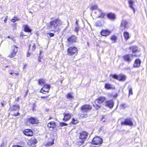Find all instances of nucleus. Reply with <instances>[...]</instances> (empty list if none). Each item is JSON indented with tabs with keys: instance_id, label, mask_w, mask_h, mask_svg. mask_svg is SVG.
Listing matches in <instances>:
<instances>
[{
	"instance_id": "obj_7",
	"label": "nucleus",
	"mask_w": 147,
	"mask_h": 147,
	"mask_svg": "<svg viewBox=\"0 0 147 147\" xmlns=\"http://www.w3.org/2000/svg\"><path fill=\"white\" fill-rule=\"evenodd\" d=\"M121 124L122 125L132 126L133 125L132 119L128 118L125 119L124 121L121 122Z\"/></svg>"
},
{
	"instance_id": "obj_62",
	"label": "nucleus",
	"mask_w": 147,
	"mask_h": 147,
	"mask_svg": "<svg viewBox=\"0 0 147 147\" xmlns=\"http://www.w3.org/2000/svg\"><path fill=\"white\" fill-rule=\"evenodd\" d=\"M15 74H16V75L17 76L18 74V73H16Z\"/></svg>"
},
{
	"instance_id": "obj_4",
	"label": "nucleus",
	"mask_w": 147,
	"mask_h": 147,
	"mask_svg": "<svg viewBox=\"0 0 147 147\" xmlns=\"http://www.w3.org/2000/svg\"><path fill=\"white\" fill-rule=\"evenodd\" d=\"M105 99L106 98L104 96L99 97L96 99L93 103V106L97 109L100 108L101 107L100 104L104 102Z\"/></svg>"
},
{
	"instance_id": "obj_23",
	"label": "nucleus",
	"mask_w": 147,
	"mask_h": 147,
	"mask_svg": "<svg viewBox=\"0 0 147 147\" xmlns=\"http://www.w3.org/2000/svg\"><path fill=\"white\" fill-rule=\"evenodd\" d=\"M105 88L107 89H115V87L112 85L107 83L105 84Z\"/></svg>"
},
{
	"instance_id": "obj_59",
	"label": "nucleus",
	"mask_w": 147,
	"mask_h": 147,
	"mask_svg": "<svg viewBox=\"0 0 147 147\" xmlns=\"http://www.w3.org/2000/svg\"><path fill=\"white\" fill-rule=\"evenodd\" d=\"M45 90V92H48L49 91H47V89H44Z\"/></svg>"
},
{
	"instance_id": "obj_61",
	"label": "nucleus",
	"mask_w": 147,
	"mask_h": 147,
	"mask_svg": "<svg viewBox=\"0 0 147 147\" xmlns=\"http://www.w3.org/2000/svg\"><path fill=\"white\" fill-rule=\"evenodd\" d=\"M7 67H8V66H5V68H7Z\"/></svg>"
},
{
	"instance_id": "obj_17",
	"label": "nucleus",
	"mask_w": 147,
	"mask_h": 147,
	"mask_svg": "<svg viewBox=\"0 0 147 147\" xmlns=\"http://www.w3.org/2000/svg\"><path fill=\"white\" fill-rule=\"evenodd\" d=\"M141 61L139 59H136L135 61L134 67H139L140 66Z\"/></svg>"
},
{
	"instance_id": "obj_42",
	"label": "nucleus",
	"mask_w": 147,
	"mask_h": 147,
	"mask_svg": "<svg viewBox=\"0 0 147 147\" xmlns=\"http://www.w3.org/2000/svg\"><path fill=\"white\" fill-rule=\"evenodd\" d=\"M47 34L50 36V37L53 36L55 35L54 33L51 32H48L47 33Z\"/></svg>"
},
{
	"instance_id": "obj_39",
	"label": "nucleus",
	"mask_w": 147,
	"mask_h": 147,
	"mask_svg": "<svg viewBox=\"0 0 147 147\" xmlns=\"http://www.w3.org/2000/svg\"><path fill=\"white\" fill-rule=\"evenodd\" d=\"M97 8L98 7L96 5L92 6L91 7V9L92 10H93L94 9H96V10L97 9Z\"/></svg>"
},
{
	"instance_id": "obj_3",
	"label": "nucleus",
	"mask_w": 147,
	"mask_h": 147,
	"mask_svg": "<svg viewBox=\"0 0 147 147\" xmlns=\"http://www.w3.org/2000/svg\"><path fill=\"white\" fill-rule=\"evenodd\" d=\"M88 135V133L85 131H83L80 133L79 138L76 140L77 144L80 145H82L87 138Z\"/></svg>"
},
{
	"instance_id": "obj_53",
	"label": "nucleus",
	"mask_w": 147,
	"mask_h": 147,
	"mask_svg": "<svg viewBox=\"0 0 147 147\" xmlns=\"http://www.w3.org/2000/svg\"><path fill=\"white\" fill-rule=\"evenodd\" d=\"M78 21H77V20H76V25L77 26H78Z\"/></svg>"
},
{
	"instance_id": "obj_29",
	"label": "nucleus",
	"mask_w": 147,
	"mask_h": 147,
	"mask_svg": "<svg viewBox=\"0 0 147 147\" xmlns=\"http://www.w3.org/2000/svg\"><path fill=\"white\" fill-rule=\"evenodd\" d=\"M101 11L99 9H97L96 10L95 13L96 14V16L97 18H98L99 16L100 15V14L101 13Z\"/></svg>"
},
{
	"instance_id": "obj_2",
	"label": "nucleus",
	"mask_w": 147,
	"mask_h": 147,
	"mask_svg": "<svg viewBox=\"0 0 147 147\" xmlns=\"http://www.w3.org/2000/svg\"><path fill=\"white\" fill-rule=\"evenodd\" d=\"M92 106L89 104L83 105L81 107V111L79 114V115L81 118H86L87 117V112L91 110Z\"/></svg>"
},
{
	"instance_id": "obj_21",
	"label": "nucleus",
	"mask_w": 147,
	"mask_h": 147,
	"mask_svg": "<svg viewBox=\"0 0 147 147\" xmlns=\"http://www.w3.org/2000/svg\"><path fill=\"white\" fill-rule=\"evenodd\" d=\"M23 27H24V31L25 32H31L32 30L28 25H24Z\"/></svg>"
},
{
	"instance_id": "obj_28",
	"label": "nucleus",
	"mask_w": 147,
	"mask_h": 147,
	"mask_svg": "<svg viewBox=\"0 0 147 147\" xmlns=\"http://www.w3.org/2000/svg\"><path fill=\"white\" fill-rule=\"evenodd\" d=\"M123 36L125 39L126 40H127L129 38V33L127 32H124Z\"/></svg>"
},
{
	"instance_id": "obj_47",
	"label": "nucleus",
	"mask_w": 147,
	"mask_h": 147,
	"mask_svg": "<svg viewBox=\"0 0 147 147\" xmlns=\"http://www.w3.org/2000/svg\"><path fill=\"white\" fill-rule=\"evenodd\" d=\"M66 125L67 124L66 123H63L61 124V126H63Z\"/></svg>"
},
{
	"instance_id": "obj_51",
	"label": "nucleus",
	"mask_w": 147,
	"mask_h": 147,
	"mask_svg": "<svg viewBox=\"0 0 147 147\" xmlns=\"http://www.w3.org/2000/svg\"><path fill=\"white\" fill-rule=\"evenodd\" d=\"M30 55V54L29 52H28L27 53V57H29Z\"/></svg>"
},
{
	"instance_id": "obj_44",
	"label": "nucleus",
	"mask_w": 147,
	"mask_h": 147,
	"mask_svg": "<svg viewBox=\"0 0 147 147\" xmlns=\"http://www.w3.org/2000/svg\"><path fill=\"white\" fill-rule=\"evenodd\" d=\"M36 49L35 45L34 44L32 46V50L33 51H35Z\"/></svg>"
},
{
	"instance_id": "obj_64",
	"label": "nucleus",
	"mask_w": 147,
	"mask_h": 147,
	"mask_svg": "<svg viewBox=\"0 0 147 147\" xmlns=\"http://www.w3.org/2000/svg\"><path fill=\"white\" fill-rule=\"evenodd\" d=\"M51 119V117H50V118H49V119Z\"/></svg>"
},
{
	"instance_id": "obj_22",
	"label": "nucleus",
	"mask_w": 147,
	"mask_h": 147,
	"mask_svg": "<svg viewBox=\"0 0 147 147\" xmlns=\"http://www.w3.org/2000/svg\"><path fill=\"white\" fill-rule=\"evenodd\" d=\"M56 126V123L55 122L53 121L50 122L48 124V126L49 128H53L55 127Z\"/></svg>"
},
{
	"instance_id": "obj_27",
	"label": "nucleus",
	"mask_w": 147,
	"mask_h": 147,
	"mask_svg": "<svg viewBox=\"0 0 147 147\" xmlns=\"http://www.w3.org/2000/svg\"><path fill=\"white\" fill-rule=\"evenodd\" d=\"M45 80L44 79H40L38 80V84L40 85L44 84L45 83Z\"/></svg>"
},
{
	"instance_id": "obj_48",
	"label": "nucleus",
	"mask_w": 147,
	"mask_h": 147,
	"mask_svg": "<svg viewBox=\"0 0 147 147\" xmlns=\"http://www.w3.org/2000/svg\"><path fill=\"white\" fill-rule=\"evenodd\" d=\"M49 96H42L41 97L42 98H46L47 97H48Z\"/></svg>"
},
{
	"instance_id": "obj_50",
	"label": "nucleus",
	"mask_w": 147,
	"mask_h": 147,
	"mask_svg": "<svg viewBox=\"0 0 147 147\" xmlns=\"http://www.w3.org/2000/svg\"><path fill=\"white\" fill-rule=\"evenodd\" d=\"M20 114L18 112L17 114H15L14 115L15 116H17L19 115Z\"/></svg>"
},
{
	"instance_id": "obj_40",
	"label": "nucleus",
	"mask_w": 147,
	"mask_h": 147,
	"mask_svg": "<svg viewBox=\"0 0 147 147\" xmlns=\"http://www.w3.org/2000/svg\"><path fill=\"white\" fill-rule=\"evenodd\" d=\"M71 123L72 124H76L78 123V121L74 119L73 118L72 119Z\"/></svg>"
},
{
	"instance_id": "obj_57",
	"label": "nucleus",
	"mask_w": 147,
	"mask_h": 147,
	"mask_svg": "<svg viewBox=\"0 0 147 147\" xmlns=\"http://www.w3.org/2000/svg\"><path fill=\"white\" fill-rule=\"evenodd\" d=\"M42 51H40L39 55H41V54H42Z\"/></svg>"
},
{
	"instance_id": "obj_30",
	"label": "nucleus",
	"mask_w": 147,
	"mask_h": 147,
	"mask_svg": "<svg viewBox=\"0 0 147 147\" xmlns=\"http://www.w3.org/2000/svg\"><path fill=\"white\" fill-rule=\"evenodd\" d=\"M44 89H47V91H49L50 88V86L49 85H45L43 87Z\"/></svg>"
},
{
	"instance_id": "obj_63",
	"label": "nucleus",
	"mask_w": 147,
	"mask_h": 147,
	"mask_svg": "<svg viewBox=\"0 0 147 147\" xmlns=\"http://www.w3.org/2000/svg\"><path fill=\"white\" fill-rule=\"evenodd\" d=\"M30 46H31V45H29V49H30Z\"/></svg>"
},
{
	"instance_id": "obj_58",
	"label": "nucleus",
	"mask_w": 147,
	"mask_h": 147,
	"mask_svg": "<svg viewBox=\"0 0 147 147\" xmlns=\"http://www.w3.org/2000/svg\"><path fill=\"white\" fill-rule=\"evenodd\" d=\"M7 19H5L4 20V22H6L7 21Z\"/></svg>"
},
{
	"instance_id": "obj_5",
	"label": "nucleus",
	"mask_w": 147,
	"mask_h": 147,
	"mask_svg": "<svg viewBox=\"0 0 147 147\" xmlns=\"http://www.w3.org/2000/svg\"><path fill=\"white\" fill-rule=\"evenodd\" d=\"M77 53V49L75 47H70L67 49V55H76Z\"/></svg>"
},
{
	"instance_id": "obj_9",
	"label": "nucleus",
	"mask_w": 147,
	"mask_h": 147,
	"mask_svg": "<svg viewBox=\"0 0 147 147\" xmlns=\"http://www.w3.org/2000/svg\"><path fill=\"white\" fill-rule=\"evenodd\" d=\"M77 37L75 35H72L67 39L68 43L69 44H72L73 42H76Z\"/></svg>"
},
{
	"instance_id": "obj_25",
	"label": "nucleus",
	"mask_w": 147,
	"mask_h": 147,
	"mask_svg": "<svg viewBox=\"0 0 147 147\" xmlns=\"http://www.w3.org/2000/svg\"><path fill=\"white\" fill-rule=\"evenodd\" d=\"M126 78L125 75L121 74L119 75L118 80L121 81H124Z\"/></svg>"
},
{
	"instance_id": "obj_11",
	"label": "nucleus",
	"mask_w": 147,
	"mask_h": 147,
	"mask_svg": "<svg viewBox=\"0 0 147 147\" xmlns=\"http://www.w3.org/2000/svg\"><path fill=\"white\" fill-rule=\"evenodd\" d=\"M114 105V102L113 100H107L105 103V105L109 108L112 109Z\"/></svg>"
},
{
	"instance_id": "obj_37",
	"label": "nucleus",
	"mask_w": 147,
	"mask_h": 147,
	"mask_svg": "<svg viewBox=\"0 0 147 147\" xmlns=\"http://www.w3.org/2000/svg\"><path fill=\"white\" fill-rule=\"evenodd\" d=\"M80 27L79 26L75 27V31L76 32H78L79 30Z\"/></svg>"
},
{
	"instance_id": "obj_19",
	"label": "nucleus",
	"mask_w": 147,
	"mask_h": 147,
	"mask_svg": "<svg viewBox=\"0 0 147 147\" xmlns=\"http://www.w3.org/2000/svg\"><path fill=\"white\" fill-rule=\"evenodd\" d=\"M129 49L132 50V54H134V53L137 52L139 51L138 50V48L137 46H133L130 47H129Z\"/></svg>"
},
{
	"instance_id": "obj_49",
	"label": "nucleus",
	"mask_w": 147,
	"mask_h": 147,
	"mask_svg": "<svg viewBox=\"0 0 147 147\" xmlns=\"http://www.w3.org/2000/svg\"><path fill=\"white\" fill-rule=\"evenodd\" d=\"M13 147H22V146H20L18 145H15L14 146H13Z\"/></svg>"
},
{
	"instance_id": "obj_36",
	"label": "nucleus",
	"mask_w": 147,
	"mask_h": 147,
	"mask_svg": "<svg viewBox=\"0 0 147 147\" xmlns=\"http://www.w3.org/2000/svg\"><path fill=\"white\" fill-rule=\"evenodd\" d=\"M19 20V19L17 17H14L13 19H12L11 20V21L12 22H15L16 21H18V20Z\"/></svg>"
},
{
	"instance_id": "obj_54",
	"label": "nucleus",
	"mask_w": 147,
	"mask_h": 147,
	"mask_svg": "<svg viewBox=\"0 0 147 147\" xmlns=\"http://www.w3.org/2000/svg\"><path fill=\"white\" fill-rule=\"evenodd\" d=\"M19 98L18 97L17 99H16L15 100L16 101H18L19 100Z\"/></svg>"
},
{
	"instance_id": "obj_60",
	"label": "nucleus",
	"mask_w": 147,
	"mask_h": 147,
	"mask_svg": "<svg viewBox=\"0 0 147 147\" xmlns=\"http://www.w3.org/2000/svg\"><path fill=\"white\" fill-rule=\"evenodd\" d=\"M9 74L11 75H12L13 74V73L12 72H10V73H9Z\"/></svg>"
},
{
	"instance_id": "obj_45",
	"label": "nucleus",
	"mask_w": 147,
	"mask_h": 147,
	"mask_svg": "<svg viewBox=\"0 0 147 147\" xmlns=\"http://www.w3.org/2000/svg\"><path fill=\"white\" fill-rule=\"evenodd\" d=\"M45 92V90H44V89H43V88L40 90V92L43 93V92Z\"/></svg>"
},
{
	"instance_id": "obj_56",
	"label": "nucleus",
	"mask_w": 147,
	"mask_h": 147,
	"mask_svg": "<svg viewBox=\"0 0 147 147\" xmlns=\"http://www.w3.org/2000/svg\"><path fill=\"white\" fill-rule=\"evenodd\" d=\"M1 105H2V106L3 107V106H4V103L2 102H1Z\"/></svg>"
},
{
	"instance_id": "obj_34",
	"label": "nucleus",
	"mask_w": 147,
	"mask_h": 147,
	"mask_svg": "<svg viewBox=\"0 0 147 147\" xmlns=\"http://www.w3.org/2000/svg\"><path fill=\"white\" fill-rule=\"evenodd\" d=\"M96 25L97 26H101L102 25L100 21H98L96 22Z\"/></svg>"
},
{
	"instance_id": "obj_8",
	"label": "nucleus",
	"mask_w": 147,
	"mask_h": 147,
	"mask_svg": "<svg viewBox=\"0 0 147 147\" xmlns=\"http://www.w3.org/2000/svg\"><path fill=\"white\" fill-rule=\"evenodd\" d=\"M102 142V139L99 137H94L92 140V143L95 145L101 144Z\"/></svg>"
},
{
	"instance_id": "obj_32",
	"label": "nucleus",
	"mask_w": 147,
	"mask_h": 147,
	"mask_svg": "<svg viewBox=\"0 0 147 147\" xmlns=\"http://www.w3.org/2000/svg\"><path fill=\"white\" fill-rule=\"evenodd\" d=\"M111 76L113 78L118 80L119 75H117L116 74H114V75H110V76Z\"/></svg>"
},
{
	"instance_id": "obj_43",
	"label": "nucleus",
	"mask_w": 147,
	"mask_h": 147,
	"mask_svg": "<svg viewBox=\"0 0 147 147\" xmlns=\"http://www.w3.org/2000/svg\"><path fill=\"white\" fill-rule=\"evenodd\" d=\"M47 144L49 146L53 145L54 144V142L53 141L52 142H49L47 143Z\"/></svg>"
},
{
	"instance_id": "obj_33",
	"label": "nucleus",
	"mask_w": 147,
	"mask_h": 147,
	"mask_svg": "<svg viewBox=\"0 0 147 147\" xmlns=\"http://www.w3.org/2000/svg\"><path fill=\"white\" fill-rule=\"evenodd\" d=\"M106 15L105 13H102V12H101V13L100 14V15L99 16L98 18H104L105 16Z\"/></svg>"
},
{
	"instance_id": "obj_38",
	"label": "nucleus",
	"mask_w": 147,
	"mask_h": 147,
	"mask_svg": "<svg viewBox=\"0 0 147 147\" xmlns=\"http://www.w3.org/2000/svg\"><path fill=\"white\" fill-rule=\"evenodd\" d=\"M67 98L69 99L72 98L73 97L71 93H69L67 94Z\"/></svg>"
},
{
	"instance_id": "obj_18",
	"label": "nucleus",
	"mask_w": 147,
	"mask_h": 147,
	"mask_svg": "<svg viewBox=\"0 0 147 147\" xmlns=\"http://www.w3.org/2000/svg\"><path fill=\"white\" fill-rule=\"evenodd\" d=\"M127 24L128 22L126 20H123L121 22V25L122 30L126 28Z\"/></svg>"
},
{
	"instance_id": "obj_14",
	"label": "nucleus",
	"mask_w": 147,
	"mask_h": 147,
	"mask_svg": "<svg viewBox=\"0 0 147 147\" xmlns=\"http://www.w3.org/2000/svg\"><path fill=\"white\" fill-rule=\"evenodd\" d=\"M27 121L28 123H30L32 124L37 123L38 122V121L36 119L32 117L28 119Z\"/></svg>"
},
{
	"instance_id": "obj_31",
	"label": "nucleus",
	"mask_w": 147,
	"mask_h": 147,
	"mask_svg": "<svg viewBox=\"0 0 147 147\" xmlns=\"http://www.w3.org/2000/svg\"><path fill=\"white\" fill-rule=\"evenodd\" d=\"M111 40L113 41V43H115L116 42L117 39L116 36L113 35L111 38Z\"/></svg>"
},
{
	"instance_id": "obj_13",
	"label": "nucleus",
	"mask_w": 147,
	"mask_h": 147,
	"mask_svg": "<svg viewBox=\"0 0 147 147\" xmlns=\"http://www.w3.org/2000/svg\"><path fill=\"white\" fill-rule=\"evenodd\" d=\"M107 18L112 20H114L115 19V15L112 13H109L107 14Z\"/></svg>"
},
{
	"instance_id": "obj_20",
	"label": "nucleus",
	"mask_w": 147,
	"mask_h": 147,
	"mask_svg": "<svg viewBox=\"0 0 147 147\" xmlns=\"http://www.w3.org/2000/svg\"><path fill=\"white\" fill-rule=\"evenodd\" d=\"M71 115L69 113H64L63 120L65 121H67L71 118Z\"/></svg>"
},
{
	"instance_id": "obj_55",
	"label": "nucleus",
	"mask_w": 147,
	"mask_h": 147,
	"mask_svg": "<svg viewBox=\"0 0 147 147\" xmlns=\"http://www.w3.org/2000/svg\"><path fill=\"white\" fill-rule=\"evenodd\" d=\"M24 36V35L23 34V33L22 32L20 33V36Z\"/></svg>"
},
{
	"instance_id": "obj_24",
	"label": "nucleus",
	"mask_w": 147,
	"mask_h": 147,
	"mask_svg": "<svg viewBox=\"0 0 147 147\" xmlns=\"http://www.w3.org/2000/svg\"><path fill=\"white\" fill-rule=\"evenodd\" d=\"M128 3L129 4V7L133 10L134 12L135 13V9L133 7L134 1L132 0H129L128 1Z\"/></svg>"
},
{
	"instance_id": "obj_10",
	"label": "nucleus",
	"mask_w": 147,
	"mask_h": 147,
	"mask_svg": "<svg viewBox=\"0 0 147 147\" xmlns=\"http://www.w3.org/2000/svg\"><path fill=\"white\" fill-rule=\"evenodd\" d=\"M11 48L13 51L9 55V57L10 58L16 56L18 49V47L15 45L12 46L11 47Z\"/></svg>"
},
{
	"instance_id": "obj_52",
	"label": "nucleus",
	"mask_w": 147,
	"mask_h": 147,
	"mask_svg": "<svg viewBox=\"0 0 147 147\" xmlns=\"http://www.w3.org/2000/svg\"><path fill=\"white\" fill-rule=\"evenodd\" d=\"M7 38H10L11 39H12V40L13 39V38L12 37H10V36H8Z\"/></svg>"
},
{
	"instance_id": "obj_16",
	"label": "nucleus",
	"mask_w": 147,
	"mask_h": 147,
	"mask_svg": "<svg viewBox=\"0 0 147 147\" xmlns=\"http://www.w3.org/2000/svg\"><path fill=\"white\" fill-rule=\"evenodd\" d=\"M37 141L34 138H32L29 141L28 143L29 145H31L32 146L34 147L35 146V145L37 143Z\"/></svg>"
},
{
	"instance_id": "obj_46",
	"label": "nucleus",
	"mask_w": 147,
	"mask_h": 147,
	"mask_svg": "<svg viewBox=\"0 0 147 147\" xmlns=\"http://www.w3.org/2000/svg\"><path fill=\"white\" fill-rule=\"evenodd\" d=\"M41 57H40V56H39L38 57V61L39 62H41Z\"/></svg>"
},
{
	"instance_id": "obj_15",
	"label": "nucleus",
	"mask_w": 147,
	"mask_h": 147,
	"mask_svg": "<svg viewBox=\"0 0 147 147\" xmlns=\"http://www.w3.org/2000/svg\"><path fill=\"white\" fill-rule=\"evenodd\" d=\"M111 33V32L108 30H103L101 32V35L103 36H107L109 35Z\"/></svg>"
},
{
	"instance_id": "obj_26",
	"label": "nucleus",
	"mask_w": 147,
	"mask_h": 147,
	"mask_svg": "<svg viewBox=\"0 0 147 147\" xmlns=\"http://www.w3.org/2000/svg\"><path fill=\"white\" fill-rule=\"evenodd\" d=\"M19 109V107L17 105H13L11 107L10 109L11 110L17 111Z\"/></svg>"
},
{
	"instance_id": "obj_6",
	"label": "nucleus",
	"mask_w": 147,
	"mask_h": 147,
	"mask_svg": "<svg viewBox=\"0 0 147 147\" xmlns=\"http://www.w3.org/2000/svg\"><path fill=\"white\" fill-rule=\"evenodd\" d=\"M138 57V56L135 54H126L123 56V60L128 63H129L132 60L133 57Z\"/></svg>"
},
{
	"instance_id": "obj_35",
	"label": "nucleus",
	"mask_w": 147,
	"mask_h": 147,
	"mask_svg": "<svg viewBox=\"0 0 147 147\" xmlns=\"http://www.w3.org/2000/svg\"><path fill=\"white\" fill-rule=\"evenodd\" d=\"M129 96L130 95H132L133 94L132 92V88L131 87H130L129 88Z\"/></svg>"
},
{
	"instance_id": "obj_41",
	"label": "nucleus",
	"mask_w": 147,
	"mask_h": 147,
	"mask_svg": "<svg viewBox=\"0 0 147 147\" xmlns=\"http://www.w3.org/2000/svg\"><path fill=\"white\" fill-rule=\"evenodd\" d=\"M121 106L122 108L123 109H124L126 107L127 105L125 103L122 104L121 105Z\"/></svg>"
},
{
	"instance_id": "obj_1",
	"label": "nucleus",
	"mask_w": 147,
	"mask_h": 147,
	"mask_svg": "<svg viewBox=\"0 0 147 147\" xmlns=\"http://www.w3.org/2000/svg\"><path fill=\"white\" fill-rule=\"evenodd\" d=\"M61 23L62 22L60 19H55L47 24V29L51 31H57L59 30V27L61 25Z\"/></svg>"
},
{
	"instance_id": "obj_12",
	"label": "nucleus",
	"mask_w": 147,
	"mask_h": 147,
	"mask_svg": "<svg viewBox=\"0 0 147 147\" xmlns=\"http://www.w3.org/2000/svg\"><path fill=\"white\" fill-rule=\"evenodd\" d=\"M24 134L26 135L31 136L33 135V133L32 130L30 129H26L23 131Z\"/></svg>"
}]
</instances>
